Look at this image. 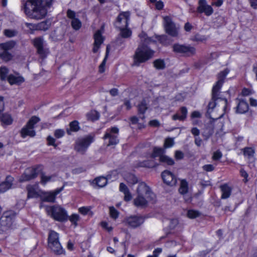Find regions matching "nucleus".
<instances>
[{
    "label": "nucleus",
    "mask_w": 257,
    "mask_h": 257,
    "mask_svg": "<svg viewBox=\"0 0 257 257\" xmlns=\"http://www.w3.org/2000/svg\"><path fill=\"white\" fill-rule=\"evenodd\" d=\"M22 9L29 18L41 19L47 14V7H49L53 0H22Z\"/></svg>",
    "instance_id": "1"
},
{
    "label": "nucleus",
    "mask_w": 257,
    "mask_h": 257,
    "mask_svg": "<svg viewBox=\"0 0 257 257\" xmlns=\"http://www.w3.org/2000/svg\"><path fill=\"white\" fill-rule=\"evenodd\" d=\"M137 194V196L134 202L135 205L138 207H144L149 203L155 202V195L145 182H142L139 184Z\"/></svg>",
    "instance_id": "2"
},
{
    "label": "nucleus",
    "mask_w": 257,
    "mask_h": 257,
    "mask_svg": "<svg viewBox=\"0 0 257 257\" xmlns=\"http://www.w3.org/2000/svg\"><path fill=\"white\" fill-rule=\"evenodd\" d=\"M164 150L161 148L155 147L153 149V152L150 155V158L151 159H154L156 157H159L160 161L164 164L168 165H172L174 164V162L173 160L164 155ZM157 165V164L153 160H149L144 161L140 162L139 167L153 168Z\"/></svg>",
    "instance_id": "3"
},
{
    "label": "nucleus",
    "mask_w": 257,
    "mask_h": 257,
    "mask_svg": "<svg viewBox=\"0 0 257 257\" xmlns=\"http://www.w3.org/2000/svg\"><path fill=\"white\" fill-rule=\"evenodd\" d=\"M154 52L145 44L140 45L137 49L133 57L135 66H139L153 57Z\"/></svg>",
    "instance_id": "4"
},
{
    "label": "nucleus",
    "mask_w": 257,
    "mask_h": 257,
    "mask_svg": "<svg viewBox=\"0 0 257 257\" xmlns=\"http://www.w3.org/2000/svg\"><path fill=\"white\" fill-rule=\"evenodd\" d=\"M15 228L14 213L11 211L5 212L0 219V233L8 234Z\"/></svg>",
    "instance_id": "5"
},
{
    "label": "nucleus",
    "mask_w": 257,
    "mask_h": 257,
    "mask_svg": "<svg viewBox=\"0 0 257 257\" xmlns=\"http://www.w3.org/2000/svg\"><path fill=\"white\" fill-rule=\"evenodd\" d=\"M45 210L48 215L56 221L63 222L68 218L67 211L60 206H46Z\"/></svg>",
    "instance_id": "6"
},
{
    "label": "nucleus",
    "mask_w": 257,
    "mask_h": 257,
    "mask_svg": "<svg viewBox=\"0 0 257 257\" xmlns=\"http://www.w3.org/2000/svg\"><path fill=\"white\" fill-rule=\"evenodd\" d=\"M48 243L49 247L57 254H62L65 251L62 248L60 242L59 234L53 230H50L49 233Z\"/></svg>",
    "instance_id": "7"
},
{
    "label": "nucleus",
    "mask_w": 257,
    "mask_h": 257,
    "mask_svg": "<svg viewBox=\"0 0 257 257\" xmlns=\"http://www.w3.org/2000/svg\"><path fill=\"white\" fill-rule=\"evenodd\" d=\"M40 121V118L36 116H32L27 125L21 130V136L23 138L27 136L34 137L36 133L34 130V125Z\"/></svg>",
    "instance_id": "8"
},
{
    "label": "nucleus",
    "mask_w": 257,
    "mask_h": 257,
    "mask_svg": "<svg viewBox=\"0 0 257 257\" xmlns=\"http://www.w3.org/2000/svg\"><path fill=\"white\" fill-rule=\"evenodd\" d=\"M119 175L123 176L124 179L128 183L131 184H135L138 181L137 177L134 174L127 173L125 172H122L121 171H118L117 170L112 171L111 174L108 176V178L109 179L114 180L118 178Z\"/></svg>",
    "instance_id": "9"
},
{
    "label": "nucleus",
    "mask_w": 257,
    "mask_h": 257,
    "mask_svg": "<svg viewBox=\"0 0 257 257\" xmlns=\"http://www.w3.org/2000/svg\"><path fill=\"white\" fill-rule=\"evenodd\" d=\"M118 129L116 127L107 130L103 139L107 146L114 145L118 143Z\"/></svg>",
    "instance_id": "10"
},
{
    "label": "nucleus",
    "mask_w": 257,
    "mask_h": 257,
    "mask_svg": "<svg viewBox=\"0 0 257 257\" xmlns=\"http://www.w3.org/2000/svg\"><path fill=\"white\" fill-rule=\"evenodd\" d=\"M15 45L13 41H9L0 44V58L5 61H9L12 59V56L9 51L13 49Z\"/></svg>",
    "instance_id": "11"
},
{
    "label": "nucleus",
    "mask_w": 257,
    "mask_h": 257,
    "mask_svg": "<svg viewBox=\"0 0 257 257\" xmlns=\"http://www.w3.org/2000/svg\"><path fill=\"white\" fill-rule=\"evenodd\" d=\"M93 141L94 139L91 136L80 138L77 141L75 149L79 153L83 154Z\"/></svg>",
    "instance_id": "12"
},
{
    "label": "nucleus",
    "mask_w": 257,
    "mask_h": 257,
    "mask_svg": "<svg viewBox=\"0 0 257 257\" xmlns=\"http://www.w3.org/2000/svg\"><path fill=\"white\" fill-rule=\"evenodd\" d=\"M42 170L43 166L40 165L27 168L24 174L20 177V181H26L35 178Z\"/></svg>",
    "instance_id": "13"
},
{
    "label": "nucleus",
    "mask_w": 257,
    "mask_h": 257,
    "mask_svg": "<svg viewBox=\"0 0 257 257\" xmlns=\"http://www.w3.org/2000/svg\"><path fill=\"white\" fill-rule=\"evenodd\" d=\"M173 50L176 53L183 54L187 56L193 55L196 52V49L194 47L190 45L179 44H176L173 46Z\"/></svg>",
    "instance_id": "14"
},
{
    "label": "nucleus",
    "mask_w": 257,
    "mask_h": 257,
    "mask_svg": "<svg viewBox=\"0 0 257 257\" xmlns=\"http://www.w3.org/2000/svg\"><path fill=\"white\" fill-rule=\"evenodd\" d=\"M164 26L166 32L172 36H176L178 34V28L172 22L171 19L168 16L164 17Z\"/></svg>",
    "instance_id": "15"
},
{
    "label": "nucleus",
    "mask_w": 257,
    "mask_h": 257,
    "mask_svg": "<svg viewBox=\"0 0 257 257\" xmlns=\"http://www.w3.org/2000/svg\"><path fill=\"white\" fill-rule=\"evenodd\" d=\"M229 70L228 68H226L224 70L221 71L218 74V81L213 86L212 88V94L213 96H215L217 95L218 92L220 89L222 85L224 79L229 73Z\"/></svg>",
    "instance_id": "16"
},
{
    "label": "nucleus",
    "mask_w": 257,
    "mask_h": 257,
    "mask_svg": "<svg viewBox=\"0 0 257 257\" xmlns=\"http://www.w3.org/2000/svg\"><path fill=\"white\" fill-rule=\"evenodd\" d=\"M63 189V187L57 188L54 191L50 192H45L42 191L40 196L41 199L43 201L53 202H54L56 196Z\"/></svg>",
    "instance_id": "17"
},
{
    "label": "nucleus",
    "mask_w": 257,
    "mask_h": 257,
    "mask_svg": "<svg viewBox=\"0 0 257 257\" xmlns=\"http://www.w3.org/2000/svg\"><path fill=\"white\" fill-rule=\"evenodd\" d=\"M33 44L37 49L38 53L42 57H45L48 53L45 43L41 38H37L33 40Z\"/></svg>",
    "instance_id": "18"
},
{
    "label": "nucleus",
    "mask_w": 257,
    "mask_h": 257,
    "mask_svg": "<svg viewBox=\"0 0 257 257\" xmlns=\"http://www.w3.org/2000/svg\"><path fill=\"white\" fill-rule=\"evenodd\" d=\"M144 221V219L143 217L137 215L127 217L124 221L126 224L133 228H136L140 226L143 223Z\"/></svg>",
    "instance_id": "19"
},
{
    "label": "nucleus",
    "mask_w": 257,
    "mask_h": 257,
    "mask_svg": "<svg viewBox=\"0 0 257 257\" xmlns=\"http://www.w3.org/2000/svg\"><path fill=\"white\" fill-rule=\"evenodd\" d=\"M130 13L127 12L120 13L117 17L115 23L116 27L121 28L126 27L128 26V22L130 20Z\"/></svg>",
    "instance_id": "20"
},
{
    "label": "nucleus",
    "mask_w": 257,
    "mask_h": 257,
    "mask_svg": "<svg viewBox=\"0 0 257 257\" xmlns=\"http://www.w3.org/2000/svg\"><path fill=\"white\" fill-rule=\"evenodd\" d=\"M28 198H37L40 197L42 190H41L38 184L29 185L27 187Z\"/></svg>",
    "instance_id": "21"
},
{
    "label": "nucleus",
    "mask_w": 257,
    "mask_h": 257,
    "mask_svg": "<svg viewBox=\"0 0 257 257\" xmlns=\"http://www.w3.org/2000/svg\"><path fill=\"white\" fill-rule=\"evenodd\" d=\"M197 11L199 13H204L207 16L211 15L213 13L212 7L208 5L205 0H199Z\"/></svg>",
    "instance_id": "22"
},
{
    "label": "nucleus",
    "mask_w": 257,
    "mask_h": 257,
    "mask_svg": "<svg viewBox=\"0 0 257 257\" xmlns=\"http://www.w3.org/2000/svg\"><path fill=\"white\" fill-rule=\"evenodd\" d=\"M162 179L166 184L173 186L177 184V178L174 175L168 171H164L162 173Z\"/></svg>",
    "instance_id": "23"
},
{
    "label": "nucleus",
    "mask_w": 257,
    "mask_h": 257,
    "mask_svg": "<svg viewBox=\"0 0 257 257\" xmlns=\"http://www.w3.org/2000/svg\"><path fill=\"white\" fill-rule=\"evenodd\" d=\"M103 32V28L101 30H98L94 35V43L93 48V52L97 53L98 52L100 46L103 41V39L102 37Z\"/></svg>",
    "instance_id": "24"
},
{
    "label": "nucleus",
    "mask_w": 257,
    "mask_h": 257,
    "mask_svg": "<svg viewBox=\"0 0 257 257\" xmlns=\"http://www.w3.org/2000/svg\"><path fill=\"white\" fill-rule=\"evenodd\" d=\"M67 16L72 19L71 26L72 28L75 30H79L81 27V22L77 18H75V13L71 10L67 11Z\"/></svg>",
    "instance_id": "25"
},
{
    "label": "nucleus",
    "mask_w": 257,
    "mask_h": 257,
    "mask_svg": "<svg viewBox=\"0 0 257 257\" xmlns=\"http://www.w3.org/2000/svg\"><path fill=\"white\" fill-rule=\"evenodd\" d=\"M237 106L236 107V111L239 113H244L248 109V105L247 103L242 99H236Z\"/></svg>",
    "instance_id": "26"
},
{
    "label": "nucleus",
    "mask_w": 257,
    "mask_h": 257,
    "mask_svg": "<svg viewBox=\"0 0 257 257\" xmlns=\"http://www.w3.org/2000/svg\"><path fill=\"white\" fill-rule=\"evenodd\" d=\"M8 81L11 85H20L24 82V78L19 74H11L9 75Z\"/></svg>",
    "instance_id": "27"
},
{
    "label": "nucleus",
    "mask_w": 257,
    "mask_h": 257,
    "mask_svg": "<svg viewBox=\"0 0 257 257\" xmlns=\"http://www.w3.org/2000/svg\"><path fill=\"white\" fill-rule=\"evenodd\" d=\"M13 178L8 176L5 181L0 184V193H4L10 189L13 185Z\"/></svg>",
    "instance_id": "28"
},
{
    "label": "nucleus",
    "mask_w": 257,
    "mask_h": 257,
    "mask_svg": "<svg viewBox=\"0 0 257 257\" xmlns=\"http://www.w3.org/2000/svg\"><path fill=\"white\" fill-rule=\"evenodd\" d=\"M119 190L124 194V200L126 201L131 200L132 199V196L130 192L128 189L126 185L121 183L119 185Z\"/></svg>",
    "instance_id": "29"
},
{
    "label": "nucleus",
    "mask_w": 257,
    "mask_h": 257,
    "mask_svg": "<svg viewBox=\"0 0 257 257\" xmlns=\"http://www.w3.org/2000/svg\"><path fill=\"white\" fill-rule=\"evenodd\" d=\"M0 120L3 125H10L13 121L12 116L8 113H3L0 115Z\"/></svg>",
    "instance_id": "30"
},
{
    "label": "nucleus",
    "mask_w": 257,
    "mask_h": 257,
    "mask_svg": "<svg viewBox=\"0 0 257 257\" xmlns=\"http://www.w3.org/2000/svg\"><path fill=\"white\" fill-rule=\"evenodd\" d=\"M187 113L188 111L187 108L182 107L180 109V113H177L173 116V119L184 120L186 118Z\"/></svg>",
    "instance_id": "31"
},
{
    "label": "nucleus",
    "mask_w": 257,
    "mask_h": 257,
    "mask_svg": "<svg viewBox=\"0 0 257 257\" xmlns=\"http://www.w3.org/2000/svg\"><path fill=\"white\" fill-rule=\"evenodd\" d=\"M221 190L222 191L221 198L222 199H226L230 196L231 188L229 186L226 184L223 185L221 186Z\"/></svg>",
    "instance_id": "32"
},
{
    "label": "nucleus",
    "mask_w": 257,
    "mask_h": 257,
    "mask_svg": "<svg viewBox=\"0 0 257 257\" xmlns=\"http://www.w3.org/2000/svg\"><path fill=\"white\" fill-rule=\"evenodd\" d=\"M56 176L55 175L47 176L42 174L41 177V183L43 185H46L47 183L55 181Z\"/></svg>",
    "instance_id": "33"
},
{
    "label": "nucleus",
    "mask_w": 257,
    "mask_h": 257,
    "mask_svg": "<svg viewBox=\"0 0 257 257\" xmlns=\"http://www.w3.org/2000/svg\"><path fill=\"white\" fill-rule=\"evenodd\" d=\"M80 128L79 123L77 121L74 120L69 124V128L67 129V133L70 135L71 132H75L78 131Z\"/></svg>",
    "instance_id": "34"
},
{
    "label": "nucleus",
    "mask_w": 257,
    "mask_h": 257,
    "mask_svg": "<svg viewBox=\"0 0 257 257\" xmlns=\"http://www.w3.org/2000/svg\"><path fill=\"white\" fill-rule=\"evenodd\" d=\"M107 182V179L104 177H98L94 180V183L99 187H103L105 186Z\"/></svg>",
    "instance_id": "35"
},
{
    "label": "nucleus",
    "mask_w": 257,
    "mask_h": 257,
    "mask_svg": "<svg viewBox=\"0 0 257 257\" xmlns=\"http://www.w3.org/2000/svg\"><path fill=\"white\" fill-rule=\"evenodd\" d=\"M78 211L83 215H92L93 213L91 211L90 206H83L79 208Z\"/></svg>",
    "instance_id": "36"
},
{
    "label": "nucleus",
    "mask_w": 257,
    "mask_h": 257,
    "mask_svg": "<svg viewBox=\"0 0 257 257\" xmlns=\"http://www.w3.org/2000/svg\"><path fill=\"white\" fill-rule=\"evenodd\" d=\"M50 25L51 22L50 21L42 22L37 24L38 30L45 31L50 27Z\"/></svg>",
    "instance_id": "37"
},
{
    "label": "nucleus",
    "mask_w": 257,
    "mask_h": 257,
    "mask_svg": "<svg viewBox=\"0 0 257 257\" xmlns=\"http://www.w3.org/2000/svg\"><path fill=\"white\" fill-rule=\"evenodd\" d=\"M86 116L88 119L94 121L98 119L99 115L96 111L91 110L87 113Z\"/></svg>",
    "instance_id": "38"
},
{
    "label": "nucleus",
    "mask_w": 257,
    "mask_h": 257,
    "mask_svg": "<svg viewBox=\"0 0 257 257\" xmlns=\"http://www.w3.org/2000/svg\"><path fill=\"white\" fill-rule=\"evenodd\" d=\"M120 30V34L121 36L124 38H127L131 37L132 35V31L130 29L126 28V27H123L119 28Z\"/></svg>",
    "instance_id": "39"
},
{
    "label": "nucleus",
    "mask_w": 257,
    "mask_h": 257,
    "mask_svg": "<svg viewBox=\"0 0 257 257\" xmlns=\"http://www.w3.org/2000/svg\"><path fill=\"white\" fill-rule=\"evenodd\" d=\"M9 73L8 69L5 67H1L0 68V79L2 80H8V78L9 76H8V74Z\"/></svg>",
    "instance_id": "40"
},
{
    "label": "nucleus",
    "mask_w": 257,
    "mask_h": 257,
    "mask_svg": "<svg viewBox=\"0 0 257 257\" xmlns=\"http://www.w3.org/2000/svg\"><path fill=\"white\" fill-rule=\"evenodd\" d=\"M188 183L185 180L181 181L180 187L179 188V192L180 193L184 194L188 192Z\"/></svg>",
    "instance_id": "41"
},
{
    "label": "nucleus",
    "mask_w": 257,
    "mask_h": 257,
    "mask_svg": "<svg viewBox=\"0 0 257 257\" xmlns=\"http://www.w3.org/2000/svg\"><path fill=\"white\" fill-rule=\"evenodd\" d=\"M69 220L75 227L77 226V222L80 220V216L77 214H73L69 217Z\"/></svg>",
    "instance_id": "42"
},
{
    "label": "nucleus",
    "mask_w": 257,
    "mask_h": 257,
    "mask_svg": "<svg viewBox=\"0 0 257 257\" xmlns=\"http://www.w3.org/2000/svg\"><path fill=\"white\" fill-rule=\"evenodd\" d=\"M154 66L158 69H163L165 67V64L164 60L162 59H157L154 62Z\"/></svg>",
    "instance_id": "43"
},
{
    "label": "nucleus",
    "mask_w": 257,
    "mask_h": 257,
    "mask_svg": "<svg viewBox=\"0 0 257 257\" xmlns=\"http://www.w3.org/2000/svg\"><path fill=\"white\" fill-rule=\"evenodd\" d=\"M201 113L198 111H194L192 112L191 117L192 119V123L193 124H196L198 123V122L195 120V118L201 117Z\"/></svg>",
    "instance_id": "44"
},
{
    "label": "nucleus",
    "mask_w": 257,
    "mask_h": 257,
    "mask_svg": "<svg viewBox=\"0 0 257 257\" xmlns=\"http://www.w3.org/2000/svg\"><path fill=\"white\" fill-rule=\"evenodd\" d=\"M207 40V37L205 35H201L199 34L196 35L192 38V40L197 42H203Z\"/></svg>",
    "instance_id": "45"
},
{
    "label": "nucleus",
    "mask_w": 257,
    "mask_h": 257,
    "mask_svg": "<svg viewBox=\"0 0 257 257\" xmlns=\"http://www.w3.org/2000/svg\"><path fill=\"white\" fill-rule=\"evenodd\" d=\"M200 215V213L195 210H189L187 212V216L191 219L195 218Z\"/></svg>",
    "instance_id": "46"
},
{
    "label": "nucleus",
    "mask_w": 257,
    "mask_h": 257,
    "mask_svg": "<svg viewBox=\"0 0 257 257\" xmlns=\"http://www.w3.org/2000/svg\"><path fill=\"white\" fill-rule=\"evenodd\" d=\"M147 109V103L145 100H143L138 106V110L140 113L144 114Z\"/></svg>",
    "instance_id": "47"
},
{
    "label": "nucleus",
    "mask_w": 257,
    "mask_h": 257,
    "mask_svg": "<svg viewBox=\"0 0 257 257\" xmlns=\"http://www.w3.org/2000/svg\"><path fill=\"white\" fill-rule=\"evenodd\" d=\"M108 53V48L107 47V50H106V56L99 67V71L100 73H103L105 71V67L106 61L107 58Z\"/></svg>",
    "instance_id": "48"
},
{
    "label": "nucleus",
    "mask_w": 257,
    "mask_h": 257,
    "mask_svg": "<svg viewBox=\"0 0 257 257\" xmlns=\"http://www.w3.org/2000/svg\"><path fill=\"white\" fill-rule=\"evenodd\" d=\"M254 151L252 148H246L244 149V155L248 158H250L253 156Z\"/></svg>",
    "instance_id": "49"
},
{
    "label": "nucleus",
    "mask_w": 257,
    "mask_h": 257,
    "mask_svg": "<svg viewBox=\"0 0 257 257\" xmlns=\"http://www.w3.org/2000/svg\"><path fill=\"white\" fill-rule=\"evenodd\" d=\"M174 144V139L172 138H167L165 140L164 143V147L166 148L172 147Z\"/></svg>",
    "instance_id": "50"
},
{
    "label": "nucleus",
    "mask_w": 257,
    "mask_h": 257,
    "mask_svg": "<svg viewBox=\"0 0 257 257\" xmlns=\"http://www.w3.org/2000/svg\"><path fill=\"white\" fill-rule=\"evenodd\" d=\"M253 93L254 91L252 89L246 88H243L241 92V95L244 96L249 95Z\"/></svg>",
    "instance_id": "51"
},
{
    "label": "nucleus",
    "mask_w": 257,
    "mask_h": 257,
    "mask_svg": "<svg viewBox=\"0 0 257 257\" xmlns=\"http://www.w3.org/2000/svg\"><path fill=\"white\" fill-rule=\"evenodd\" d=\"M64 134L65 131L62 129H57L54 132V136L57 139L63 137L64 136Z\"/></svg>",
    "instance_id": "52"
},
{
    "label": "nucleus",
    "mask_w": 257,
    "mask_h": 257,
    "mask_svg": "<svg viewBox=\"0 0 257 257\" xmlns=\"http://www.w3.org/2000/svg\"><path fill=\"white\" fill-rule=\"evenodd\" d=\"M109 213L110 216L114 219H116L118 217V212L113 207L109 208Z\"/></svg>",
    "instance_id": "53"
},
{
    "label": "nucleus",
    "mask_w": 257,
    "mask_h": 257,
    "mask_svg": "<svg viewBox=\"0 0 257 257\" xmlns=\"http://www.w3.org/2000/svg\"><path fill=\"white\" fill-rule=\"evenodd\" d=\"M5 35L9 37H12L16 35L17 32L14 30L8 29L4 32Z\"/></svg>",
    "instance_id": "54"
},
{
    "label": "nucleus",
    "mask_w": 257,
    "mask_h": 257,
    "mask_svg": "<svg viewBox=\"0 0 257 257\" xmlns=\"http://www.w3.org/2000/svg\"><path fill=\"white\" fill-rule=\"evenodd\" d=\"M101 225L102 228L106 230L107 231H111L112 230V227L106 221H102L101 223Z\"/></svg>",
    "instance_id": "55"
},
{
    "label": "nucleus",
    "mask_w": 257,
    "mask_h": 257,
    "mask_svg": "<svg viewBox=\"0 0 257 257\" xmlns=\"http://www.w3.org/2000/svg\"><path fill=\"white\" fill-rule=\"evenodd\" d=\"M48 144L49 146H53L55 148H56L57 145L55 144V140L54 138L51 136H48L47 138Z\"/></svg>",
    "instance_id": "56"
},
{
    "label": "nucleus",
    "mask_w": 257,
    "mask_h": 257,
    "mask_svg": "<svg viewBox=\"0 0 257 257\" xmlns=\"http://www.w3.org/2000/svg\"><path fill=\"white\" fill-rule=\"evenodd\" d=\"M25 25L30 31L38 30L37 24L25 23Z\"/></svg>",
    "instance_id": "57"
},
{
    "label": "nucleus",
    "mask_w": 257,
    "mask_h": 257,
    "mask_svg": "<svg viewBox=\"0 0 257 257\" xmlns=\"http://www.w3.org/2000/svg\"><path fill=\"white\" fill-rule=\"evenodd\" d=\"M142 41H143L144 43H147L151 41V39L148 38L145 33H142L140 35Z\"/></svg>",
    "instance_id": "58"
},
{
    "label": "nucleus",
    "mask_w": 257,
    "mask_h": 257,
    "mask_svg": "<svg viewBox=\"0 0 257 257\" xmlns=\"http://www.w3.org/2000/svg\"><path fill=\"white\" fill-rule=\"evenodd\" d=\"M222 153H221V152L219 151H217L214 152L213 156H212V159L214 160H217L220 159L222 157Z\"/></svg>",
    "instance_id": "59"
},
{
    "label": "nucleus",
    "mask_w": 257,
    "mask_h": 257,
    "mask_svg": "<svg viewBox=\"0 0 257 257\" xmlns=\"http://www.w3.org/2000/svg\"><path fill=\"white\" fill-rule=\"evenodd\" d=\"M216 106V103L215 102V101L214 100H212L211 101H210L209 104H208V113H210L212 111V110L215 107V106Z\"/></svg>",
    "instance_id": "60"
},
{
    "label": "nucleus",
    "mask_w": 257,
    "mask_h": 257,
    "mask_svg": "<svg viewBox=\"0 0 257 257\" xmlns=\"http://www.w3.org/2000/svg\"><path fill=\"white\" fill-rule=\"evenodd\" d=\"M203 169L207 172L212 171L214 169V167L212 165L208 164L205 165L203 167Z\"/></svg>",
    "instance_id": "61"
},
{
    "label": "nucleus",
    "mask_w": 257,
    "mask_h": 257,
    "mask_svg": "<svg viewBox=\"0 0 257 257\" xmlns=\"http://www.w3.org/2000/svg\"><path fill=\"white\" fill-rule=\"evenodd\" d=\"M184 157L183 153L180 151H177L175 152V158L177 160H180L182 159Z\"/></svg>",
    "instance_id": "62"
},
{
    "label": "nucleus",
    "mask_w": 257,
    "mask_h": 257,
    "mask_svg": "<svg viewBox=\"0 0 257 257\" xmlns=\"http://www.w3.org/2000/svg\"><path fill=\"white\" fill-rule=\"evenodd\" d=\"M249 104L251 106L256 107L257 106V100L253 98H249Z\"/></svg>",
    "instance_id": "63"
},
{
    "label": "nucleus",
    "mask_w": 257,
    "mask_h": 257,
    "mask_svg": "<svg viewBox=\"0 0 257 257\" xmlns=\"http://www.w3.org/2000/svg\"><path fill=\"white\" fill-rule=\"evenodd\" d=\"M149 124L152 126H158L160 125V122L158 120L154 119L149 122Z\"/></svg>",
    "instance_id": "64"
}]
</instances>
